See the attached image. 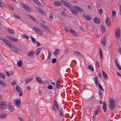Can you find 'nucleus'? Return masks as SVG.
I'll list each match as a JSON object with an SVG mask.
<instances>
[{
    "mask_svg": "<svg viewBox=\"0 0 121 121\" xmlns=\"http://www.w3.org/2000/svg\"><path fill=\"white\" fill-rule=\"evenodd\" d=\"M1 39L12 49L13 51L16 52H17L18 49L17 47H15L14 45L11 43L10 41L3 38H2Z\"/></svg>",
    "mask_w": 121,
    "mask_h": 121,
    "instance_id": "1",
    "label": "nucleus"
},
{
    "mask_svg": "<svg viewBox=\"0 0 121 121\" xmlns=\"http://www.w3.org/2000/svg\"><path fill=\"white\" fill-rule=\"evenodd\" d=\"M115 101L113 98H111L109 100V107L110 110H112L115 107Z\"/></svg>",
    "mask_w": 121,
    "mask_h": 121,
    "instance_id": "2",
    "label": "nucleus"
},
{
    "mask_svg": "<svg viewBox=\"0 0 121 121\" xmlns=\"http://www.w3.org/2000/svg\"><path fill=\"white\" fill-rule=\"evenodd\" d=\"M7 106L6 104L3 102H0V109L4 110L7 108Z\"/></svg>",
    "mask_w": 121,
    "mask_h": 121,
    "instance_id": "3",
    "label": "nucleus"
},
{
    "mask_svg": "<svg viewBox=\"0 0 121 121\" xmlns=\"http://www.w3.org/2000/svg\"><path fill=\"white\" fill-rule=\"evenodd\" d=\"M115 37L116 39H119L120 36V30L119 28H117L115 31Z\"/></svg>",
    "mask_w": 121,
    "mask_h": 121,
    "instance_id": "4",
    "label": "nucleus"
},
{
    "mask_svg": "<svg viewBox=\"0 0 121 121\" xmlns=\"http://www.w3.org/2000/svg\"><path fill=\"white\" fill-rule=\"evenodd\" d=\"M61 1L63 4L68 7L71 8H72V6L70 3L64 0H61Z\"/></svg>",
    "mask_w": 121,
    "mask_h": 121,
    "instance_id": "5",
    "label": "nucleus"
},
{
    "mask_svg": "<svg viewBox=\"0 0 121 121\" xmlns=\"http://www.w3.org/2000/svg\"><path fill=\"white\" fill-rule=\"evenodd\" d=\"M20 5L21 6H22V7L25 10H26L28 11H29L30 10V9L29 7L26 5L24 4L23 3H21Z\"/></svg>",
    "mask_w": 121,
    "mask_h": 121,
    "instance_id": "6",
    "label": "nucleus"
},
{
    "mask_svg": "<svg viewBox=\"0 0 121 121\" xmlns=\"http://www.w3.org/2000/svg\"><path fill=\"white\" fill-rule=\"evenodd\" d=\"M73 8L76 11L80 13L82 12L83 11V10L81 8L78 6H74Z\"/></svg>",
    "mask_w": 121,
    "mask_h": 121,
    "instance_id": "7",
    "label": "nucleus"
},
{
    "mask_svg": "<svg viewBox=\"0 0 121 121\" xmlns=\"http://www.w3.org/2000/svg\"><path fill=\"white\" fill-rule=\"evenodd\" d=\"M40 25L42 26L43 27V28L44 30H46L47 31H48L49 32H50L51 31V30H50L48 27L46 26L45 25H44L43 24L41 23H40Z\"/></svg>",
    "mask_w": 121,
    "mask_h": 121,
    "instance_id": "8",
    "label": "nucleus"
},
{
    "mask_svg": "<svg viewBox=\"0 0 121 121\" xmlns=\"http://www.w3.org/2000/svg\"><path fill=\"white\" fill-rule=\"evenodd\" d=\"M100 106H98L97 107V109L94 111L93 113V115H94L95 116L97 115L98 113L100 111Z\"/></svg>",
    "mask_w": 121,
    "mask_h": 121,
    "instance_id": "9",
    "label": "nucleus"
},
{
    "mask_svg": "<svg viewBox=\"0 0 121 121\" xmlns=\"http://www.w3.org/2000/svg\"><path fill=\"white\" fill-rule=\"evenodd\" d=\"M33 29L34 31L39 34H43L42 33V32L41 30L39 29L38 28L34 27Z\"/></svg>",
    "mask_w": 121,
    "mask_h": 121,
    "instance_id": "10",
    "label": "nucleus"
},
{
    "mask_svg": "<svg viewBox=\"0 0 121 121\" xmlns=\"http://www.w3.org/2000/svg\"><path fill=\"white\" fill-rule=\"evenodd\" d=\"M53 106H55L56 108L58 110H59V106L58 103L56 101L54 100L53 101Z\"/></svg>",
    "mask_w": 121,
    "mask_h": 121,
    "instance_id": "11",
    "label": "nucleus"
},
{
    "mask_svg": "<svg viewBox=\"0 0 121 121\" xmlns=\"http://www.w3.org/2000/svg\"><path fill=\"white\" fill-rule=\"evenodd\" d=\"M36 80H37L38 82L40 84H43L44 83L42 80L41 78L39 77H36Z\"/></svg>",
    "mask_w": 121,
    "mask_h": 121,
    "instance_id": "12",
    "label": "nucleus"
},
{
    "mask_svg": "<svg viewBox=\"0 0 121 121\" xmlns=\"http://www.w3.org/2000/svg\"><path fill=\"white\" fill-rule=\"evenodd\" d=\"M94 21L95 23L96 24H99L100 22V20L99 18L97 17H95L94 18Z\"/></svg>",
    "mask_w": 121,
    "mask_h": 121,
    "instance_id": "13",
    "label": "nucleus"
},
{
    "mask_svg": "<svg viewBox=\"0 0 121 121\" xmlns=\"http://www.w3.org/2000/svg\"><path fill=\"white\" fill-rule=\"evenodd\" d=\"M103 108L104 112H105L106 111L107 105L105 101H104L103 103Z\"/></svg>",
    "mask_w": 121,
    "mask_h": 121,
    "instance_id": "14",
    "label": "nucleus"
},
{
    "mask_svg": "<svg viewBox=\"0 0 121 121\" xmlns=\"http://www.w3.org/2000/svg\"><path fill=\"white\" fill-rule=\"evenodd\" d=\"M105 23L107 25L109 26H110V20L108 17H107Z\"/></svg>",
    "mask_w": 121,
    "mask_h": 121,
    "instance_id": "15",
    "label": "nucleus"
},
{
    "mask_svg": "<svg viewBox=\"0 0 121 121\" xmlns=\"http://www.w3.org/2000/svg\"><path fill=\"white\" fill-rule=\"evenodd\" d=\"M60 53V50L59 49H56L55 51L54 52L53 54L55 56H56L57 55L59 54Z\"/></svg>",
    "mask_w": 121,
    "mask_h": 121,
    "instance_id": "16",
    "label": "nucleus"
},
{
    "mask_svg": "<svg viewBox=\"0 0 121 121\" xmlns=\"http://www.w3.org/2000/svg\"><path fill=\"white\" fill-rule=\"evenodd\" d=\"M35 54V52L34 51L30 50L29 52L28 53V56H32Z\"/></svg>",
    "mask_w": 121,
    "mask_h": 121,
    "instance_id": "17",
    "label": "nucleus"
},
{
    "mask_svg": "<svg viewBox=\"0 0 121 121\" xmlns=\"http://www.w3.org/2000/svg\"><path fill=\"white\" fill-rule=\"evenodd\" d=\"M7 114L2 113L0 114V118L2 119L5 118L7 117Z\"/></svg>",
    "mask_w": 121,
    "mask_h": 121,
    "instance_id": "18",
    "label": "nucleus"
},
{
    "mask_svg": "<svg viewBox=\"0 0 121 121\" xmlns=\"http://www.w3.org/2000/svg\"><path fill=\"white\" fill-rule=\"evenodd\" d=\"M70 32L73 35L76 36L78 35V34L77 32L75 31L74 30L71 29L70 30Z\"/></svg>",
    "mask_w": 121,
    "mask_h": 121,
    "instance_id": "19",
    "label": "nucleus"
},
{
    "mask_svg": "<svg viewBox=\"0 0 121 121\" xmlns=\"http://www.w3.org/2000/svg\"><path fill=\"white\" fill-rule=\"evenodd\" d=\"M106 39L104 37L102 40L101 41V43L102 45L104 46H105L106 43Z\"/></svg>",
    "mask_w": 121,
    "mask_h": 121,
    "instance_id": "20",
    "label": "nucleus"
},
{
    "mask_svg": "<svg viewBox=\"0 0 121 121\" xmlns=\"http://www.w3.org/2000/svg\"><path fill=\"white\" fill-rule=\"evenodd\" d=\"M103 75L104 78L106 80L108 79V77L106 73L103 71H102Z\"/></svg>",
    "mask_w": 121,
    "mask_h": 121,
    "instance_id": "21",
    "label": "nucleus"
},
{
    "mask_svg": "<svg viewBox=\"0 0 121 121\" xmlns=\"http://www.w3.org/2000/svg\"><path fill=\"white\" fill-rule=\"evenodd\" d=\"M8 38L10 40H11L13 41L16 42L18 40L17 39L14 38L10 36H9L8 37Z\"/></svg>",
    "mask_w": 121,
    "mask_h": 121,
    "instance_id": "22",
    "label": "nucleus"
},
{
    "mask_svg": "<svg viewBox=\"0 0 121 121\" xmlns=\"http://www.w3.org/2000/svg\"><path fill=\"white\" fill-rule=\"evenodd\" d=\"M118 59L117 58L115 60V62L117 68L119 70H121V68L119 65V64L118 63L117 61Z\"/></svg>",
    "mask_w": 121,
    "mask_h": 121,
    "instance_id": "23",
    "label": "nucleus"
},
{
    "mask_svg": "<svg viewBox=\"0 0 121 121\" xmlns=\"http://www.w3.org/2000/svg\"><path fill=\"white\" fill-rule=\"evenodd\" d=\"M88 69L91 71H94V69L93 66L91 65H89L88 66Z\"/></svg>",
    "mask_w": 121,
    "mask_h": 121,
    "instance_id": "24",
    "label": "nucleus"
},
{
    "mask_svg": "<svg viewBox=\"0 0 121 121\" xmlns=\"http://www.w3.org/2000/svg\"><path fill=\"white\" fill-rule=\"evenodd\" d=\"M23 61L22 60H20L17 62V65L19 67H21Z\"/></svg>",
    "mask_w": 121,
    "mask_h": 121,
    "instance_id": "25",
    "label": "nucleus"
},
{
    "mask_svg": "<svg viewBox=\"0 0 121 121\" xmlns=\"http://www.w3.org/2000/svg\"><path fill=\"white\" fill-rule=\"evenodd\" d=\"M0 84L3 86H7V85L3 81L0 80Z\"/></svg>",
    "mask_w": 121,
    "mask_h": 121,
    "instance_id": "26",
    "label": "nucleus"
},
{
    "mask_svg": "<svg viewBox=\"0 0 121 121\" xmlns=\"http://www.w3.org/2000/svg\"><path fill=\"white\" fill-rule=\"evenodd\" d=\"M97 79L98 77L97 76L94 77V78H93V79L95 80L94 82H95V84L96 85H97L98 83H99V80Z\"/></svg>",
    "mask_w": 121,
    "mask_h": 121,
    "instance_id": "27",
    "label": "nucleus"
},
{
    "mask_svg": "<svg viewBox=\"0 0 121 121\" xmlns=\"http://www.w3.org/2000/svg\"><path fill=\"white\" fill-rule=\"evenodd\" d=\"M16 90L17 92H19L21 91V88L19 86H17L16 87Z\"/></svg>",
    "mask_w": 121,
    "mask_h": 121,
    "instance_id": "28",
    "label": "nucleus"
},
{
    "mask_svg": "<svg viewBox=\"0 0 121 121\" xmlns=\"http://www.w3.org/2000/svg\"><path fill=\"white\" fill-rule=\"evenodd\" d=\"M8 31L9 33L12 34H14L15 33L14 31L11 29H9L8 30Z\"/></svg>",
    "mask_w": 121,
    "mask_h": 121,
    "instance_id": "29",
    "label": "nucleus"
},
{
    "mask_svg": "<svg viewBox=\"0 0 121 121\" xmlns=\"http://www.w3.org/2000/svg\"><path fill=\"white\" fill-rule=\"evenodd\" d=\"M98 85L97 86L99 88V89L100 90L102 91H104V90L103 88H102V86L99 83H98Z\"/></svg>",
    "mask_w": 121,
    "mask_h": 121,
    "instance_id": "30",
    "label": "nucleus"
},
{
    "mask_svg": "<svg viewBox=\"0 0 121 121\" xmlns=\"http://www.w3.org/2000/svg\"><path fill=\"white\" fill-rule=\"evenodd\" d=\"M84 17L86 19L88 20H90L91 19V18L89 16L86 15L85 14L83 15Z\"/></svg>",
    "mask_w": 121,
    "mask_h": 121,
    "instance_id": "31",
    "label": "nucleus"
},
{
    "mask_svg": "<svg viewBox=\"0 0 121 121\" xmlns=\"http://www.w3.org/2000/svg\"><path fill=\"white\" fill-rule=\"evenodd\" d=\"M54 5L56 6H59L61 4V3L59 1H56L54 3Z\"/></svg>",
    "mask_w": 121,
    "mask_h": 121,
    "instance_id": "32",
    "label": "nucleus"
},
{
    "mask_svg": "<svg viewBox=\"0 0 121 121\" xmlns=\"http://www.w3.org/2000/svg\"><path fill=\"white\" fill-rule=\"evenodd\" d=\"M74 53H75L77 55H79L81 57H83L82 55L81 54L80 52H77V51L74 52H73Z\"/></svg>",
    "mask_w": 121,
    "mask_h": 121,
    "instance_id": "33",
    "label": "nucleus"
},
{
    "mask_svg": "<svg viewBox=\"0 0 121 121\" xmlns=\"http://www.w3.org/2000/svg\"><path fill=\"white\" fill-rule=\"evenodd\" d=\"M34 2L39 6H42V4L38 0H35Z\"/></svg>",
    "mask_w": 121,
    "mask_h": 121,
    "instance_id": "34",
    "label": "nucleus"
},
{
    "mask_svg": "<svg viewBox=\"0 0 121 121\" xmlns=\"http://www.w3.org/2000/svg\"><path fill=\"white\" fill-rule=\"evenodd\" d=\"M60 115L63 117H64V113L63 111L62 108H60Z\"/></svg>",
    "mask_w": 121,
    "mask_h": 121,
    "instance_id": "35",
    "label": "nucleus"
},
{
    "mask_svg": "<svg viewBox=\"0 0 121 121\" xmlns=\"http://www.w3.org/2000/svg\"><path fill=\"white\" fill-rule=\"evenodd\" d=\"M42 49V48H38L37 50H36L35 51V53L37 55H38Z\"/></svg>",
    "mask_w": 121,
    "mask_h": 121,
    "instance_id": "36",
    "label": "nucleus"
},
{
    "mask_svg": "<svg viewBox=\"0 0 121 121\" xmlns=\"http://www.w3.org/2000/svg\"><path fill=\"white\" fill-rule=\"evenodd\" d=\"M28 17L31 19L32 20L34 21L35 22H36L37 21V20L35 19V18L33 17L32 16L30 15H28Z\"/></svg>",
    "mask_w": 121,
    "mask_h": 121,
    "instance_id": "37",
    "label": "nucleus"
},
{
    "mask_svg": "<svg viewBox=\"0 0 121 121\" xmlns=\"http://www.w3.org/2000/svg\"><path fill=\"white\" fill-rule=\"evenodd\" d=\"M4 3L2 1L0 0V6L1 7L3 8L4 7Z\"/></svg>",
    "mask_w": 121,
    "mask_h": 121,
    "instance_id": "38",
    "label": "nucleus"
},
{
    "mask_svg": "<svg viewBox=\"0 0 121 121\" xmlns=\"http://www.w3.org/2000/svg\"><path fill=\"white\" fill-rule=\"evenodd\" d=\"M21 35L22 37L26 38L27 39H29L28 36L26 34H23L22 35Z\"/></svg>",
    "mask_w": 121,
    "mask_h": 121,
    "instance_id": "39",
    "label": "nucleus"
},
{
    "mask_svg": "<svg viewBox=\"0 0 121 121\" xmlns=\"http://www.w3.org/2000/svg\"><path fill=\"white\" fill-rule=\"evenodd\" d=\"M100 57L101 59L103 57L102 52L101 49H99Z\"/></svg>",
    "mask_w": 121,
    "mask_h": 121,
    "instance_id": "40",
    "label": "nucleus"
},
{
    "mask_svg": "<svg viewBox=\"0 0 121 121\" xmlns=\"http://www.w3.org/2000/svg\"><path fill=\"white\" fill-rule=\"evenodd\" d=\"M32 80V78H29L28 79H26L25 81V82L26 84H28L30 81H31Z\"/></svg>",
    "mask_w": 121,
    "mask_h": 121,
    "instance_id": "41",
    "label": "nucleus"
},
{
    "mask_svg": "<svg viewBox=\"0 0 121 121\" xmlns=\"http://www.w3.org/2000/svg\"><path fill=\"white\" fill-rule=\"evenodd\" d=\"M0 77L2 78L3 79H5V77L4 74L0 73Z\"/></svg>",
    "mask_w": 121,
    "mask_h": 121,
    "instance_id": "42",
    "label": "nucleus"
},
{
    "mask_svg": "<svg viewBox=\"0 0 121 121\" xmlns=\"http://www.w3.org/2000/svg\"><path fill=\"white\" fill-rule=\"evenodd\" d=\"M9 109L10 111L12 112H13V110L14 109V108L13 107L11 106L9 107Z\"/></svg>",
    "mask_w": 121,
    "mask_h": 121,
    "instance_id": "43",
    "label": "nucleus"
},
{
    "mask_svg": "<svg viewBox=\"0 0 121 121\" xmlns=\"http://www.w3.org/2000/svg\"><path fill=\"white\" fill-rule=\"evenodd\" d=\"M99 95L100 96V98L101 99L102 98L103 94L102 93L101 91L100 90H99Z\"/></svg>",
    "mask_w": 121,
    "mask_h": 121,
    "instance_id": "44",
    "label": "nucleus"
},
{
    "mask_svg": "<svg viewBox=\"0 0 121 121\" xmlns=\"http://www.w3.org/2000/svg\"><path fill=\"white\" fill-rule=\"evenodd\" d=\"M70 11L71 12L74 14H78V12L73 9H71Z\"/></svg>",
    "mask_w": 121,
    "mask_h": 121,
    "instance_id": "45",
    "label": "nucleus"
},
{
    "mask_svg": "<svg viewBox=\"0 0 121 121\" xmlns=\"http://www.w3.org/2000/svg\"><path fill=\"white\" fill-rule=\"evenodd\" d=\"M37 10L38 11L39 13H41V12H42L43 10L42 9H40V8H37Z\"/></svg>",
    "mask_w": 121,
    "mask_h": 121,
    "instance_id": "46",
    "label": "nucleus"
},
{
    "mask_svg": "<svg viewBox=\"0 0 121 121\" xmlns=\"http://www.w3.org/2000/svg\"><path fill=\"white\" fill-rule=\"evenodd\" d=\"M56 87L58 89H60V88L59 87H60V85L59 83H58L57 82H56Z\"/></svg>",
    "mask_w": 121,
    "mask_h": 121,
    "instance_id": "47",
    "label": "nucleus"
},
{
    "mask_svg": "<svg viewBox=\"0 0 121 121\" xmlns=\"http://www.w3.org/2000/svg\"><path fill=\"white\" fill-rule=\"evenodd\" d=\"M61 14L62 16L64 17L66 16V13L63 11H62L61 12Z\"/></svg>",
    "mask_w": 121,
    "mask_h": 121,
    "instance_id": "48",
    "label": "nucleus"
},
{
    "mask_svg": "<svg viewBox=\"0 0 121 121\" xmlns=\"http://www.w3.org/2000/svg\"><path fill=\"white\" fill-rule=\"evenodd\" d=\"M20 101L19 100H17L16 101V105L18 106L20 104Z\"/></svg>",
    "mask_w": 121,
    "mask_h": 121,
    "instance_id": "49",
    "label": "nucleus"
},
{
    "mask_svg": "<svg viewBox=\"0 0 121 121\" xmlns=\"http://www.w3.org/2000/svg\"><path fill=\"white\" fill-rule=\"evenodd\" d=\"M56 61V59L55 58H53L52 60V63H55Z\"/></svg>",
    "mask_w": 121,
    "mask_h": 121,
    "instance_id": "50",
    "label": "nucleus"
},
{
    "mask_svg": "<svg viewBox=\"0 0 121 121\" xmlns=\"http://www.w3.org/2000/svg\"><path fill=\"white\" fill-rule=\"evenodd\" d=\"M49 89L52 90V86L51 85H50L47 87Z\"/></svg>",
    "mask_w": 121,
    "mask_h": 121,
    "instance_id": "51",
    "label": "nucleus"
},
{
    "mask_svg": "<svg viewBox=\"0 0 121 121\" xmlns=\"http://www.w3.org/2000/svg\"><path fill=\"white\" fill-rule=\"evenodd\" d=\"M13 15L15 17H16L17 18H18V19H20L21 18L18 15H17L15 14H13Z\"/></svg>",
    "mask_w": 121,
    "mask_h": 121,
    "instance_id": "52",
    "label": "nucleus"
},
{
    "mask_svg": "<svg viewBox=\"0 0 121 121\" xmlns=\"http://www.w3.org/2000/svg\"><path fill=\"white\" fill-rule=\"evenodd\" d=\"M32 41L33 43H35L37 42L36 40L34 38L32 40Z\"/></svg>",
    "mask_w": 121,
    "mask_h": 121,
    "instance_id": "53",
    "label": "nucleus"
},
{
    "mask_svg": "<svg viewBox=\"0 0 121 121\" xmlns=\"http://www.w3.org/2000/svg\"><path fill=\"white\" fill-rule=\"evenodd\" d=\"M52 109L55 112H56V110L54 106H52Z\"/></svg>",
    "mask_w": 121,
    "mask_h": 121,
    "instance_id": "54",
    "label": "nucleus"
},
{
    "mask_svg": "<svg viewBox=\"0 0 121 121\" xmlns=\"http://www.w3.org/2000/svg\"><path fill=\"white\" fill-rule=\"evenodd\" d=\"M116 14V12L114 11H112V16H114Z\"/></svg>",
    "mask_w": 121,
    "mask_h": 121,
    "instance_id": "55",
    "label": "nucleus"
},
{
    "mask_svg": "<svg viewBox=\"0 0 121 121\" xmlns=\"http://www.w3.org/2000/svg\"><path fill=\"white\" fill-rule=\"evenodd\" d=\"M102 27V31L103 32H104L105 31V28L104 27V26H103Z\"/></svg>",
    "mask_w": 121,
    "mask_h": 121,
    "instance_id": "56",
    "label": "nucleus"
},
{
    "mask_svg": "<svg viewBox=\"0 0 121 121\" xmlns=\"http://www.w3.org/2000/svg\"><path fill=\"white\" fill-rule=\"evenodd\" d=\"M51 53L50 52V51H48V59L51 57Z\"/></svg>",
    "mask_w": 121,
    "mask_h": 121,
    "instance_id": "57",
    "label": "nucleus"
},
{
    "mask_svg": "<svg viewBox=\"0 0 121 121\" xmlns=\"http://www.w3.org/2000/svg\"><path fill=\"white\" fill-rule=\"evenodd\" d=\"M41 14H42L43 15H46V13L43 10L42 12H41Z\"/></svg>",
    "mask_w": 121,
    "mask_h": 121,
    "instance_id": "58",
    "label": "nucleus"
},
{
    "mask_svg": "<svg viewBox=\"0 0 121 121\" xmlns=\"http://www.w3.org/2000/svg\"><path fill=\"white\" fill-rule=\"evenodd\" d=\"M9 8L10 9H11V10H14V9L13 7L12 6H11V5L9 6Z\"/></svg>",
    "mask_w": 121,
    "mask_h": 121,
    "instance_id": "59",
    "label": "nucleus"
},
{
    "mask_svg": "<svg viewBox=\"0 0 121 121\" xmlns=\"http://www.w3.org/2000/svg\"><path fill=\"white\" fill-rule=\"evenodd\" d=\"M16 84V82L15 81H13L12 83V86H13Z\"/></svg>",
    "mask_w": 121,
    "mask_h": 121,
    "instance_id": "60",
    "label": "nucleus"
},
{
    "mask_svg": "<svg viewBox=\"0 0 121 121\" xmlns=\"http://www.w3.org/2000/svg\"><path fill=\"white\" fill-rule=\"evenodd\" d=\"M102 9H99L98 11V12L99 13H100L101 15L102 14Z\"/></svg>",
    "mask_w": 121,
    "mask_h": 121,
    "instance_id": "61",
    "label": "nucleus"
},
{
    "mask_svg": "<svg viewBox=\"0 0 121 121\" xmlns=\"http://www.w3.org/2000/svg\"><path fill=\"white\" fill-rule=\"evenodd\" d=\"M49 17L51 19H52L53 18V16L52 15V14L51 13H50V14Z\"/></svg>",
    "mask_w": 121,
    "mask_h": 121,
    "instance_id": "62",
    "label": "nucleus"
},
{
    "mask_svg": "<svg viewBox=\"0 0 121 121\" xmlns=\"http://www.w3.org/2000/svg\"><path fill=\"white\" fill-rule=\"evenodd\" d=\"M118 52L121 55V48H119L118 50Z\"/></svg>",
    "mask_w": 121,
    "mask_h": 121,
    "instance_id": "63",
    "label": "nucleus"
},
{
    "mask_svg": "<svg viewBox=\"0 0 121 121\" xmlns=\"http://www.w3.org/2000/svg\"><path fill=\"white\" fill-rule=\"evenodd\" d=\"M19 96H22L23 94V93L22 91H21L20 92H19Z\"/></svg>",
    "mask_w": 121,
    "mask_h": 121,
    "instance_id": "64",
    "label": "nucleus"
}]
</instances>
